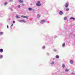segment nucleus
I'll return each instance as SVG.
<instances>
[{
  "label": "nucleus",
  "instance_id": "obj_1",
  "mask_svg": "<svg viewBox=\"0 0 75 75\" xmlns=\"http://www.w3.org/2000/svg\"><path fill=\"white\" fill-rule=\"evenodd\" d=\"M41 5V4H40V1H38L37 3L36 4V6H40Z\"/></svg>",
  "mask_w": 75,
  "mask_h": 75
},
{
  "label": "nucleus",
  "instance_id": "obj_2",
  "mask_svg": "<svg viewBox=\"0 0 75 75\" xmlns=\"http://www.w3.org/2000/svg\"><path fill=\"white\" fill-rule=\"evenodd\" d=\"M68 3H66L65 4V7L67 8V7H68Z\"/></svg>",
  "mask_w": 75,
  "mask_h": 75
},
{
  "label": "nucleus",
  "instance_id": "obj_3",
  "mask_svg": "<svg viewBox=\"0 0 75 75\" xmlns=\"http://www.w3.org/2000/svg\"><path fill=\"white\" fill-rule=\"evenodd\" d=\"M45 23V20H42L40 22V23L41 24H43V23Z\"/></svg>",
  "mask_w": 75,
  "mask_h": 75
},
{
  "label": "nucleus",
  "instance_id": "obj_4",
  "mask_svg": "<svg viewBox=\"0 0 75 75\" xmlns=\"http://www.w3.org/2000/svg\"><path fill=\"white\" fill-rule=\"evenodd\" d=\"M21 17L22 18H28V17L25 16H21Z\"/></svg>",
  "mask_w": 75,
  "mask_h": 75
},
{
  "label": "nucleus",
  "instance_id": "obj_5",
  "mask_svg": "<svg viewBox=\"0 0 75 75\" xmlns=\"http://www.w3.org/2000/svg\"><path fill=\"white\" fill-rule=\"evenodd\" d=\"M18 1H19V2H20V3H23V0H18Z\"/></svg>",
  "mask_w": 75,
  "mask_h": 75
},
{
  "label": "nucleus",
  "instance_id": "obj_6",
  "mask_svg": "<svg viewBox=\"0 0 75 75\" xmlns=\"http://www.w3.org/2000/svg\"><path fill=\"white\" fill-rule=\"evenodd\" d=\"M59 14H60V15H62L63 14V13L62 11H60L59 12Z\"/></svg>",
  "mask_w": 75,
  "mask_h": 75
},
{
  "label": "nucleus",
  "instance_id": "obj_7",
  "mask_svg": "<svg viewBox=\"0 0 75 75\" xmlns=\"http://www.w3.org/2000/svg\"><path fill=\"white\" fill-rule=\"evenodd\" d=\"M70 20H72V19H73V20L74 21H75V18H74L73 17H72L71 18H70Z\"/></svg>",
  "mask_w": 75,
  "mask_h": 75
},
{
  "label": "nucleus",
  "instance_id": "obj_8",
  "mask_svg": "<svg viewBox=\"0 0 75 75\" xmlns=\"http://www.w3.org/2000/svg\"><path fill=\"white\" fill-rule=\"evenodd\" d=\"M41 16L39 14L38 15V16H37V18H40L41 17Z\"/></svg>",
  "mask_w": 75,
  "mask_h": 75
},
{
  "label": "nucleus",
  "instance_id": "obj_9",
  "mask_svg": "<svg viewBox=\"0 0 75 75\" xmlns=\"http://www.w3.org/2000/svg\"><path fill=\"white\" fill-rule=\"evenodd\" d=\"M0 52H3V50L2 49H0Z\"/></svg>",
  "mask_w": 75,
  "mask_h": 75
},
{
  "label": "nucleus",
  "instance_id": "obj_10",
  "mask_svg": "<svg viewBox=\"0 0 75 75\" xmlns=\"http://www.w3.org/2000/svg\"><path fill=\"white\" fill-rule=\"evenodd\" d=\"M28 10H29V11H31L32 10V8H28Z\"/></svg>",
  "mask_w": 75,
  "mask_h": 75
},
{
  "label": "nucleus",
  "instance_id": "obj_11",
  "mask_svg": "<svg viewBox=\"0 0 75 75\" xmlns=\"http://www.w3.org/2000/svg\"><path fill=\"white\" fill-rule=\"evenodd\" d=\"M70 62L71 64H73V61L72 60H70Z\"/></svg>",
  "mask_w": 75,
  "mask_h": 75
},
{
  "label": "nucleus",
  "instance_id": "obj_12",
  "mask_svg": "<svg viewBox=\"0 0 75 75\" xmlns=\"http://www.w3.org/2000/svg\"><path fill=\"white\" fill-rule=\"evenodd\" d=\"M65 64H63L62 65V67H63V68H65Z\"/></svg>",
  "mask_w": 75,
  "mask_h": 75
},
{
  "label": "nucleus",
  "instance_id": "obj_13",
  "mask_svg": "<svg viewBox=\"0 0 75 75\" xmlns=\"http://www.w3.org/2000/svg\"><path fill=\"white\" fill-rule=\"evenodd\" d=\"M65 71L66 72H68L69 71V69H66L65 70Z\"/></svg>",
  "mask_w": 75,
  "mask_h": 75
},
{
  "label": "nucleus",
  "instance_id": "obj_14",
  "mask_svg": "<svg viewBox=\"0 0 75 75\" xmlns=\"http://www.w3.org/2000/svg\"><path fill=\"white\" fill-rule=\"evenodd\" d=\"M56 58H59V56L58 55L56 56Z\"/></svg>",
  "mask_w": 75,
  "mask_h": 75
},
{
  "label": "nucleus",
  "instance_id": "obj_15",
  "mask_svg": "<svg viewBox=\"0 0 75 75\" xmlns=\"http://www.w3.org/2000/svg\"><path fill=\"white\" fill-rule=\"evenodd\" d=\"M67 17H65L64 18V20H67Z\"/></svg>",
  "mask_w": 75,
  "mask_h": 75
},
{
  "label": "nucleus",
  "instance_id": "obj_16",
  "mask_svg": "<svg viewBox=\"0 0 75 75\" xmlns=\"http://www.w3.org/2000/svg\"><path fill=\"white\" fill-rule=\"evenodd\" d=\"M3 57V55H1V56H0V58H2Z\"/></svg>",
  "mask_w": 75,
  "mask_h": 75
},
{
  "label": "nucleus",
  "instance_id": "obj_17",
  "mask_svg": "<svg viewBox=\"0 0 75 75\" xmlns=\"http://www.w3.org/2000/svg\"><path fill=\"white\" fill-rule=\"evenodd\" d=\"M4 5H6V4H7V2H5L4 3Z\"/></svg>",
  "mask_w": 75,
  "mask_h": 75
},
{
  "label": "nucleus",
  "instance_id": "obj_18",
  "mask_svg": "<svg viewBox=\"0 0 75 75\" xmlns=\"http://www.w3.org/2000/svg\"><path fill=\"white\" fill-rule=\"evenodd\" d=\"M3 32H1L0 33L1 35H3Z\"/></svg>",
  "mask_w": 75,
  "mask_h": 75
},
{
  "label": "nucleus",
  "instance_id": "obj_19",
  "mask_svg": "<svg viewBox=\"0 0 75 75\" xmlns=\"http://www.w3.org/2000/svg\"><path fill=\"white\" fill-rule=\"evenodd\" d=\"M69 10V8H66V11H68V10Z\"/></svg>",
  "mask_w": 75,
  "mask_h": 75
},
{
  "label": "nucleus",
  "instance_id": "obj_20",
  "mask_svg": "<svg viewBox=\"0 0 75 75\" xmlns=\"http://www.w3.org/2000/svg\"><path fill=\"white\" fill-rule=\"evenodd\" d=\"M22 21L23 22V23H25V22H26L24 20H22Z\"/></svg>",
  "mask_w": 75,
  "mask_h": 75
},
{
  "label": "nucleus",
  "instance_id": "obj_21",
  "mask_svg": "<svg viewBox=\"0 0 75 75\" xmlns=\"http://www.w3.org/2000/svg\"><path fill=\"white\" fill-rule=\"evenodd\" d=\"M20 7H21V6L20 5H18V8H20Z\"/></svg>",
  "mask_w": 75,
  "mask_h": 75
},
{
  "label": "nucleus",
  "instance_id": "obj_22",
  "mask_svg": "<svg viewBox=\"0 0 75 75\" xmlns=\"http://www.w3.org/2000/svg\"><path fill=\"white\" fill-rule=\"evenodd\" d=\"M54 64V62H52L51 63V64L52 65H53V64Z\"/></svg>",
  "mask_w": 75,
  "mask_h": 75
},
{
  "label": "nucleus",
  "instance_id": "obj_23",
  "mask_svg": "<svg viewBox=\"0 0 75 75\" xmlns=\"http://www.w3.org/2000/svg\"><path fill=\"white\" fill-rule=\"evenodd\" d=\"M63 47H64L65 46V43H63L62 45Z\"/></svg>",
  "mask_w": 75,
  "mask_h": 75
},
{
  "label": "nucleus",
  "instance_id": "obj_24",
  "mask_svg": "<svg viewBox=\"0 0 75 75\" xmlns=\"http://www.w3.org/2000/svg\"><path fill=\"white\" fill-rule=\"evenodd\" d=\"M42 48L43 49H44V48H45V46H43Z\"/></svg>",
  "mask_w": 75,
  "mask_h": 75
},
{
  "label": "nucleus",
  "instance_id": "obj_25",
  "mask_svg": "<svg viewBox=\"0 0 75 75\" xmlns=\"http://www.w3.org/2000/svg\"><path fill=\"white\" fill-rule=\"evenodd\" d=\"M11 1H13L12 0H9V2H11Z\"/></svg>",
  "mask_w": 75,
  "mask_h": 75
},
{
  "label": "nucleus",
  "instance_id": "obj_26",
  "mask_svg": "<svg viewBox=\"0 0 75 75\" xmlns=\"http://www.w3.org/2000/svg\"><path fill=\"white\" fill-rule=\"evenodd\" d=\"M20 22H22L23 21V20H21V21H19Z\"/></svg>",
  "mask_w": 75,
  "mask_h": 75
},
{
  "label": "nucleus",
  "instance_id": "obj_27",
  "mask_svg": "<svg viewBox=\"0 0 75 75\" xmlns=\"http://www.w3.org/2000/svg\"><path fill=\"white\" fill-rule=\"evenodd\" d=\"M13 23H15V21H13Z\"/></svg>",
  "mask_w": 75,
  "mask_h": 75
},
{
  "label": "nucleus",
  "instance_id": "obj_28",
  "mask_svg": "<svg viewBox=\"0 0 75 75\" xmlns=\"http://www.w3.org/2000/svg\"><path fill=\"white\" fill-rule=\"evenodd\" d=\"M16 18H19V17L18 16H16Z\"/></svg>",
  "mask_w": 75,
  "mask_h": 75
},
{
  "label": "nucleus",
  "instance_id": "obj_29",
  "mask_svg": "<svg viewBox=\"0 0 75 75\" xmlns=\"http://www.w3.org/2000/svg\"><path fill=\"white\" fill-rule=\"evenodd\" d=\"M7 28H8V25H7Z\"/></svg>",
  "mask_w": 75,
  "mask_h": 75
},
{
  "label": "nucleus",
  "instance_id": "obj_30",
  "mask_svg": "<svg viewBox=\"0 0 75 75\" xmlns=\"http://www.w3.org/2000/svg\"><path fill=\"white\" fill-rule=\"evenodd\" d=\"M11 11H13V9H11Z\"/></svg>",
  "mask_w": 75,
  "mask_h": 75
},
{
  "label": "nucleus",
  "instance_id": "obj_31",
  "mask_svg": "<svg viewBox=\"0 0 75 75\" xmlns=\"http://www.w3.org/2000/svg\"><path fill=\"white\" fill-rule=\"evenodd\" d=\"M54 51H57V50H54Z\"/></svg>",
  "mask_w": 75,
  "mask_h": 75
},
{
  "label": "nucleus",
  "instance_id": "obj_32",
  "mask_svg": "<svg viewBox=\"0 0 75 75\" xmlns=\"http://www.w3.org/2000/svg\"><path fill=\"white\" fill-rule=\"evenodd\" d=\"M13 25L12 24L11 25V26H13Z\"/></svg>",
  "mask_w": 75,
  "mask_h": 75
},
{
  "label": "nucleus",
  "instance_id": "obj_33",
  "mask_svg": "<svg viewBox=\"0 0 75 75\" xmlns=\"http://www.w3.org/2000/svg\"><path fill=\"white\" fill-rule=\"evenodd\" d=\"M23 6H24V4H23Z\"/></svg>",
  "mask_w": 75,
  "mask_h": 75
}]
</instances>
